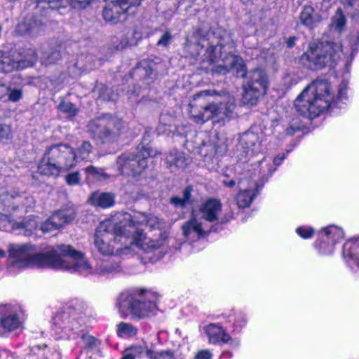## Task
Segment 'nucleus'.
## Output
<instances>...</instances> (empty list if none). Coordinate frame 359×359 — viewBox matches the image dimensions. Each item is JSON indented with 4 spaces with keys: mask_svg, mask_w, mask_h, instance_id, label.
I'll list each match as a JSON object with an SVG mask.
<instances>
[{
    "mask_svg": "<svg viewBox=\"0 0 359 359\" xmlns=\"http://www.w3.org/2000/svg\"><path fill=\"white\" fill-rule=\"evenodd\" d=\"M88 128L95 139L102 143H111L126 132L127 126L122 119L104 114L90 121Z\"/></svg>",
    "mask_w": 359,
    "mask_h": 359,
    "instance_id": "obj_13",
    "label": "nucleus"
},
{
    "mask_svg": "<svg viewBox=\"0 0 359 359\" xmlns=\"http://www.w3.org/2000/svg\"><path fill=\"white\" fill-rule=\"evenodd\" d=\"M141 0L112 1L104 7L102 16L105 21L112 24L123 22L130 14H134Z\"/></svg>",
    "mask_w": 359,
    "mask_h": 359,
    "instance_id": "obj_17",
    "label": "nucleus"
},
{
    "mask_svg": "<svg viewBox=\"0 0 359 359\" xmlns=\"http://www.w3.org/2000/svg\"><path fill=\"white\" fill-rule=\"evenodd\" d=\"M170 203L176 208H183L187 204L182 198L177 196L172 197L170 199Z\"/></svg>",
    "mask_w": 359,
    "mask_h": 359,
    "instance_id": "obj_54",
    "label": "nucleus"
},
{
    "mask_svg": "<svg viewBox=\"0 0 359 359\" xmlns=\"http://www.w3.org/2000/svg\"><path fill=\"white\" fill-rule=\"evenodd\" d=\"M85 171L88 176H92L96 180H100L101 178L105 179L108 177L102 169H97L94 166L87 167Z\"/></svg>",
    "mask_w": 359,
    "mask_h": 359,
    "instance_id": "obj_47",
    "label": "nucleus"
},
{
    "mask_svg": "<svg viewBox=\"0 0 359 359\" xmlns=\"http://www.w3.org/2000/svg\"><path fill=\"white\" fill-rule=\"evenodd\" d=\"M23 328L20 307L11 304H0V337L18 335Z\"/></svg>",
    "mask_w": 359,
    "mask_h": 359,
    "instance_id": "obj_16",
    "label": "nucleus"
},
{
    "mask_svg": "<svg viewBox=\"0 0 359 359\" xmlns=\"http://www.w3.org/2000/svg\"><path fill=\"white\" fill-rule=\"evenodd\" d=\"M60 57V53L57 50H52L49 53H42L40 59L41 63L47 66L57 62Z\"/></svg>",
    "mask_w": 359,
    "mask_h": 359,
    "instance_id": "obj_40",
    "label": "nucleus"
},
{
    "mask_svg": "<svg viewBox=\"0 0 359 359\" xmlns=\"http://www.w3.org/2000/svg\"><path fill=\"white\" fill-rule=\"evenodd\" d=\"M88 305L76 300L57 313L53 319V334L58 339H72L79 336L86 323Z\"/></svg>",
    "mask_w": 359,
    "mask_h": 359,
    "instance_id": "obj_10",
    "label": "nucleus"
},
{
    "mask_svg": "<svg viewBox=\"0 0 359 359\" xmlns=\"http://www.w3.org/2000/svg\"><path fill=\"white\" fill-rule=\"evenodd\" d=\"M235 97L226 91L215 90H201L193 96V102L189 104L190 116L198 124L218 117L224 121L234 116Z\"/></svg>",
    "mask_w": 359,
    "mask_h": 359,
    "instance_id": "obj_5",
    "label": "nucleus"
},
{
    "mask_svg": "<svg viewBox=\"0 0 359 359\" xmlns=\"http://www.w3.org/2000/svg\"><path fill=\"white\" fill-rule=\"evenodd\" d=\"M350 50H351V53H350V62H349V64H348L346 62V69H347V71H348V68L351 65V62H352L353 57H354V55L356 54L357 53V50H358V43H359V36H351V39H350Z\"/></svg>",
    "mask_w": 359,
    "mask_h": 359,
    "instance_id": "obj_46",
    "label": "nucleus"
},
{
    "mask_svg": "<svg viewBox=\"0 0 359 359\" xmlns=\"http://www.w3.org/2000/svg\"><path fill=\"white\" fill-rule=\"evenodd\" d=\"M229 170L231 172H232V169H227L223 173L224 177L226 178L222 180V184L225 187L233 188L236 185V182H238V177H245V182H246L249 180V171H243L241 164L240 163L237 164L234 168L235 172L233 177H232L231 173H229Z\"/></svg>",
    "mask_w": 359,
    "mask_h": 359,
    "instance_id": "obj_31",
    "label": "nucleus"
},
{
    "mask_svg": "<svg viewBox=\"0 0 359 359\" xmlns=\"http://www.w3.org/2000/svg\"><path fill=\"white\" fill-rule=\"evenodd\" d=\"M182 235L186 241L190 243L205 238L209 232L217 231L199 219L198 216L192 214L191 218L182 225Z\"/></svg>",
    "mask_w": 359,
    "mask_h": 359,
    "instance_id": "obj_20",
    "label": "nucleus"
},
{
    "mask_svg": "<svg viewBox=\"0 0 359 359\" xmlns=\"http://www.w3.org/2000/svg\"><path fill=\"white\" fill-rule=\"evenodd\" d=\"M48 154L57 163L60 172H66L74 168L77 163V155L74 149L66 144H58L47 148Z\"/></svg>",
    "mask_w": 359,
    "mask_h": 359,
    "instance_id": "obj_19",
    "label": "nucleus"
},
{
    "mask_svg": "<svg viewBox=\"0 0 359 359\" xmlns=\"http://www.w3.org/2000/svg\"><path fill=\"white\" fill-rule=\"evenodd\" d=\"M348 102V81L339 86L334 97L330 85L325 79H317L308 85L294 101V107L300 115L313 119L328 109H344Z\"/></svg>",
    "mask_w": 359,
    "mask_h": 359,
    "instance_id": "obj_4",
    "label": "nucleus"
},
{
    "mask_svg": "<svg viewBox=\"0 0 359 359\" xmlns=\"http://www.w3.org/2000/svg\"><path fill=\"white\" fill-rule=\"evenodd\" d=\"M83 343V349L93 353H99L102 341L95 337L89 334H83L81 337Z\"/></svg>",
    "mask_w": 359,
    "mask_h": 359,
    "instance_id": "obj_37",
    "label": "nucleus"
},
{
    "mask_svg": "<svg viewBox=\"0 0 359 359\" xmlns=\"http://www.w3.org/2000/svg\"><path fill=\"white\" fill-rule=\"evenodd\" d=\"M39 222L34 216L29 217L20 222L12 223L13 229H23L24 234L27 236H32L37 230Z\"/></svg>",
    "mask_w": 359,
    "mask_h": 359,
    "instance_id": "obj_35",
    "label": "nucleus"
},
{
    "mask_svg": "<svg viewBox=\"0 0 359 359\" xmlns=\"http://www.w3.org/2000/svg\"><path fill=\"white\" fill-rule=\"evenodd\" d=\"M117 218L119 221L123 222L126 226V229H130L133 226L137 231H141L142 233L147 238L149 242V247L152 248L151 250H139L144 254L149 255L154 254V256L149 257V259L151 262H155L156 260L161 259L163 255V248L166 244L168 241V235L166 232H162L159 231L158 237L154 238L148 236L139 226L147 225L154 229H160L164 222L160 219L158 217L154 215H147L142 212H135L131 215L128 212H118L117 213Z\"/></svg>",
    "mask_w": 359,
    "mask_h": 359,
    "instance_id": "obj_9",
    "label": "nucleus"
},
{
    "mask_svg": "<svg viewBox=\"0 0 359 359\" xmlns=\"http://www.w3.org/2000/svg\"><path fill=\"white\" fill-rule=\"evenodd\" d=\"M148 359H185L186 355L180 349L155 351L148 347Z\"/></svg>",
    "mask_w": 359,
    "mask_h": 359,
    "instance_id": "obj_32",
    "label": "nucleus"
},
{
    "mask_svg": "<svg viewBox=\"0 0 359 359\" xmlns=\"http://www.w3.org/2000/svg\"><path fill=\"white\" fill-rule=\"evenodd\" d=\"M157 131H158V134H161V133H165V130H161V126H159L157 128Z\"/></svg>",
    "mask_w": 359,
    "mask_h": 359,
    "instance_id": "obj_60",
    "label": "nucleus"
},
{
    "mask_svg": "<svg viewBox=\"0 0 359 359\" xmlns=\"http://www.w3.org/2000/svg\"><path fill=\"white\" fill-rule=\"evenodd\" d=\"M40 351L39 348H32L28 349V353L25 359H47L43 355H39Z\"/></svg>",
    "mask_w": 359,
    "mask_h": 359,
    "instance_id": "obj_49",
    "label": "nucleus"
},
{
    "mask_svg": "<svg viewBox=\"0 0 359 359\" xmlns=\"http://www.w3.org/2000/svg\"><path fill=\"white\" fill-rule=\"evenodd\" d=\"M9 90V88L4 84L0 83V98L6 95Z\"/></svg>",
    "mask_w": 359,
    "mask_h": 359,
    "instance_id": "obj_58",
    "label": "nucleus"
},
{
    "mask_svg": "<svg viewBox=\"0 0 359 359\" xmlns=\"http://www.w3.org/2000/svg\"><path fill=\"white\" fill-rule=\"evenodd\" d=\"M294 39H290L287 42V47L289 48H292L293 46H294Z\"/></svg>",
    "mask_w": 359,
    "mask_h": 359,
    "instance_id": "obj_59",
    "label": "nucleus"
},
{
    "mask_svg": "<svg viewBox=\"0 0 359 359\" xmlns=\"http://www.w3.org/2000/svg\"><path fill=\"white\" fill-rule=\"evenodd\" d=\"M166 163L172 172L184 169L189 163V159L183 152L177 150H171L165 158Z\"/></svg>",
    "mask_w": 359,
    "mask_h": 359,
    "instance_id": "obj_28",
    "label": "nucleus"
},
{
    "mask_svg": "<svg viewBox=\"0 0 359 359\" xmlns=\"http://www.w3.org/2000/svg\"><path fill=\"white\" fill-rule=\"evenodd\" d=\"M318 235L319 238H325L336 244L343 239L344 233L341 227L332 224L322 228L318 231Z\"/></svg>",
    "mask_w": 359,
    "mask_h": 359,
    "instance_id": "obj_29",
    "label": "nucleus"
},
{
    "mask_svg": "<svg viewBox=\"0 0 359 359\" xmlns=\"http://www.w3.org/2000/svg\"><path fill=\"white\" fill-rule=\"evenodd\" d=\"M58 109L60 111L66 114L68 117L74 116L77 113L76 107L70 102L62 101Z\"/></svg>",
    "mask_w": 359,
    "mask_h": 359,
    "instance_id": "obj_42",
    "label": "nucleus"
},
{
    "mask_svg": "<svg viewBox=\"0 0 359 359\" xmlns=\"http://www.w3.org/2000/svg\"><path fill=\"white\" fill-rule=\"evenodd\" d=\"M116 308L122 318L129 316L137 319L156 315L157 306L155 294L144 288H131L123 291L118 296Z\"/></svg>",
    "mask_w": 359,
    "mask_h": 359,
    "instance_id": "obj_8",
    "label": "nucleus"
},
{
    "mask_svg": "<svg viewBox=\"0 0 359 359\" xmlns=\"http://www.w3.org/2000/svg\"><path fill=\"white\" fill-rule=\"evenodd\" d=\"M61 250L64 255H67V262L70 266H76V264L81 262L80 260L83 259L86 262L87 267L88 268V271L86 273L77 270L69 271V273H76L83 276H88L91 274L109 276L117 273L121 271L120 261L116 259L119 258L118 257L109 256L110 257L108 259L102 261L95 268H93L86 255L83 252L76 250L71 245H63L61 247Z\"/></svg>",
    "mask_w": 359,
    "mask_h": 359,
    "instance_id": "obj_12",
    "label": "nucleus"
},
{
    "mask_svg": "<svg viewBox=\"0 0 359 359\" xmlns=\"http://www.w3.org/2000/svg\"><path fill=\"white\" fill-rule=\"evenodd\" d=\"M75 217L72 210H59L53 213L40 226V230L43 233L63 227L71 222Z\"/></svg>",
    "mask_w": 359,
    "mask_h": 359,
    "instance_id": "obj_23",
    "label": "nucleus"
},
{
    "mask_svg": "<svg viewBox=\"0 0 359 359\" xmlns=\"http://www.w3.org/2000/svg\"><path fill=\"white\" fill-rule=\"evenodd\" d=\"M329 27L330 32L336 33L337 35H340L346 30V18L341 8H338L334 15L332 17Z\"/></svg>",
    "mask_w": 359,
    "mask_h": 359,
    "instance_id": "obj_33",
    "label": "nucleus"
},
{
    "mask_svg": "<svg viewBox=\"0 0 359 359\" xmlns=\"http://www.w3.org/2000/svg\"><path fill=\"white\" fill-rule=\"evenodd\" d=\"M13 138V130L10 125L0 123V142L6 144Z\"/></svg>",
    "mask_w": 359,
    "mask_h": 359,
    "instance_id": "obj_41",
    "label": "nucleus"
},
{
    "mask_svg": "<svg viewBox=\"0 0 359 359\" xmlns=\"http://www.w3.org/2000/svg\"><path fill=\"white\" fill-rule=\"evenodd\" d=\"M342 255L348 265L359 269V238L348 240L344 244Z\"/></svg>",
    "mask_w": 359,
    "mask_h": 359,
    "instance_id": "obj_25",
    "label": "nucleus"
},
{
    "mask_svg": "<svg viewBox=\"0 0 359 359\" xmlns=\"http://www.w3.org/2000/svg\"><path fill=\"white\" fill-rule=\"evenodd\" d=\"M219 318L221 323L226 325L222 326L219 323H211L203 328L208 337V342L214 345L229 344L237 348L241 344V340L237 335L240 334L247 326L248 318L246 313L232 309L222 313Z\"/></svg>",
    "mask_w": 359,
    "mask_h": 359,
    "instance_id": "obj_7",
    "label": "nucleus"
},
{
    "mask_svg": "<svg viewBox=\"0 0 359 359\" xmlns=\"http://www.w3.org/2000/svg\"><path fill=\"white\" fill-rule=\"evenodd\" d=\"M228 222L227 219H222V223L224 224V223H226Z\"/></svg>",
    "mask_w": 359,
    "mask_h": 359,
    "instance_id": "obj_62",
    "label": "nucleus"
},
{
    "mask_svg": "<svg viewBox=\"0 0 359 359\" xmlns=\"http://www.w3.org/2000/svg\"><path fill=\"white\" fill-rule=\"evenodd\" d=\"M344 50L339 39H327L312 42L299 57V62L311 70H318L325 67H333L341 55Z\"/></svg>",
    "mask_w": 359,
    "mask_h": 359,
    "instance_id": "obj_11",
    "label": "nucleus"
},
{
    "mask_svg": "<svg viewBox=\"0 0 359 359\" xmlns=\"http://www.w3.org/2000/svg\"><path fill=\"white\" fill-rule=\"evenodd\" d=\"M0 200L2 201H4V196L3 195L0 196Z\"/></svg>",
    "mask_w": 359,
    "mask_h": 359,
    "instance_id": "obj_63",
    "label": "nucleus"
},
{
    "mask_svg": "<svg viewBox=\"0 0 359 359\" xmlns=\"http://www.w3.org/2000/svg\"><path fill=\"white\" fill-rule=\"evenodd\" d=\"M285 158V155L283 154H278L276 157H274V158L273 159L271 163H272L273 165L276 168V169L277 168L278 166H279L282 163V162L283 161Z\"/></svg>",
    "mask_w": 359,
    "mask_h": 359,
    "instance_id": "obj_55",
    "label": "nucleus"
},
{
    "mask_svg": "<svg viewBox=\"0 0 359 359\" xmlns=\"http://www.w3.org/2000/svg\"><path fill=\"white\" fill-rule=\"evenodd\" d=\"M36 58L37 53L31 47L22 51L0 50V72L8 74L24 69L32 66Z\"/></svg>",
    "mask_w": 359,
    "mask_h": 359,
    "instance_id": "obj_15",
    "label": "nucleus"
},
{
    "mask_svg": "<svg viewBox=\"0 0 359 359\" xmlns=\"http://www.w3.org/2000/svg\"><path fill=\"white\" fill-rule=\"evenodd\" d=\"M22 93L20 89L11 90L8 98L12 102H17L21 99Z\"/></svg>",
    "mask_w": 359,
    "mask_h": 359,
    "instance_id": "obj_52",
    "label": "nucleus"
},
{
    "mask_svg": "<svg viewBox=\"0 0 359 359\" xmlns=\"http://www.w3.org/2000/svg\"><path fill=\"white\" fill-rule=\"evenodd\" d=\"M81 177L79 172H73L67 174L65 177L66 183L70 186H74L80 182Z\"/></svg>",
    "mask_w": 359,
    "mask_h": 359,
    "instance_id": "obj_48",
    "label": "nucleus"
},
{
    "mask_svg": "<svg viewBox=\"0 0 359 359\" xmlns=\"http://www.w3.org/2000/svg\"><path fill=\"white\" fill-rule=\"evenodd\" d=\"M34 4V13L32 15L26 16L22 20L20 21L15 28V32L20 35L28 34L34 36L39 34L43 29L45 22L41 19L37 18V15L40 14L42 16L44 12V15L48 13H53L50 8L43 9L36 6V2L32 0Z\"/></svg>",
    "mask_w": 359,
    "mask_h": 359,
    "instance_id": "obj_18",
    "label": "nucleus"
},
{
    "mask_svg": "<svg viewBox=\"0 0 359 359\" xmlns=\"http://www.w3.org/2000/svg\"><path fill=\"white\" fill-rule=\"evenodd\" d=\"M67 67L69 69V73L72 76H77L80 75L83 71L91 69V67L82 65L79 62V60L73 64L69 63Z\"/></svg>",
    "mask_w": 359,
    "mask_h": 359,
    "instance_id": "obj_43",
    "label": "nucleus"
},
{
    "mask_svg": "<svg viewBox=\"0 0 359 359\" xmlns=\"http://www.w3.org/2000/svg\"><path fill=\"white\" fill-rule=\"evenodd\" d=\"M148 346L146 343L130 346L125 349L121 359H136L137 358L147 357Z\"/></svg>",
    "mask_w": 359,
    "mask_h": 359,
    "instance_id": "obj_34",
    "label": "nucleus"
},
{
    "mask_svg": "<svg viewBox=\"0 0 359 359\" xmlns=\"http://www.w3.org/2000/svg\"><path fill=\"white\" fill-rule=\"evenodd\" d=\"M299 18L300 23L309 29H313L322 20L320 14L315 12L311 4L303 6Z\"/></svg>",
    "mask_w": 359,
    "mask_h": 359,
    "instance_id": "obj_27",
    "label": "nucleus"
},
{
    "mask_svg": "<svg viewBox=\"0 0 359 359\" xmlns=\"http://www.w3.org/2000/svg\"><path fill=\"white\" fill-rule=\"evenodd\" d=\"M260 129L253 126L250 130L243 133L239 138V144L243 149L245 156L248 158V161H251V165L254 167V173H251L250 170L249 180H261L266 182L272 175L276 170V168L271 163L272 159L269 157H263L261 160L253 161V158L257 157L266 149V131H260Z\"/></svg>",
    "mask_w": 359,
    "mask_h": 359,
    "instance_id": "obj_6",
    "label": "nucleus"
},
{
    "mask_svg": "<svg viewBox=\"0 0 359 359\" xmlns=\"http://www.w3.org/2000/svg\"><path fill=\"white\" fill-rule=\"evenodd\" d=\"M48 247L43 252H39L36 245L32 243H13L8 249V264L11 270H21L29 268H50L65 271L77 270L86 273L88 271L86 262L81 259L76 266L68 265L67 255H64L61 247Z\"/></svg>",
    "mask_w": 359,
    "mask_h": 359,
    "instance_id": "obj_3",
    "label": "nucleus"
},
{
    "mask_svg": "<svg viewBox=\"0 0 359 359\" xmlns=\"http://www.w3.org/2000/svg\"><path fill=\"white\" fill-rule=\"evenodd\" d=\"M36 6L43 9L50 8L55 13L64 15L69 9V4L76 9L86 8L92 2V0H34Z\"/></svg>",
    "mask_w": 359,
    "mask_h": 359,
    "instance_id": "obj_22",
    "label": "nucleus"
},
{
    "mask_svg": "<svg viewBox=\"0 0 359 359\" xmlns=\"http://www.w3.org/2000/svg\"><path fill=\"white\" fill-rule=\"evenodd\" d=\"M89 203L102 208L112 207L115 203V196L110 193L95 192L88 199Z\"/></svg>",
    "mask_w": 359,
    "mask_h": 359,
    "instance_id": "obj_30",
    "label": "nucleus"
},
{
    "mask_svg": "<svg viewBox=\"0 0 359 359\" xmlns=\"http://www.w3.org/2000/svg\"><path fill=\"white\" fill-rule=\"evenodd\" d=\"M6 256V252L4 250L0 249V257H4Z\"/></svg>",
    "mask_w": 359,
    "mask_h": 359,
    "instance_id": "obj_61",
    "label": "nucleus"
},
{
    "mask_svg": "<svg viewBox=\"0 0 359 359\" xmlns=\"http://www.w3.org/2000/svg\"><path fill=\"white\" fill-rule=\"evenodd\" d=\"M172 35L170 31H166L157 41V45L159 46L166 47L170 43Z\"/></svg>",
    "mask_w": 359,
    "mask_h": 359,
    "instance_id": "obj_50",
    "label": "nucleus"
},
{
    "mask_svg": "<svg viewBox=\"0 0 359 359\" xmlns=\"http://www.w3.org/2000/svg\"><path fill=\"white\" fill-rule=\"evenodd\" d=\"M126 229L119 221L117 214L100 223L95 233L94 244L97 250L104 256H116L121 259L130 257L139 250H151L149 242L141 231Z\"/></svg>",
    "mask_w": 359,
    "mask_h": 359,
    "instance_id": "obj_2",
    "label": "nucleus"
},
{
    "mask_svg": "<svg viewBox=\"0 0 359 359\" xmlns=\"http://www.w3.org/2000/svg\"><path fill=\"white\" fill-rule=\"evenodd\" d=\"M92 150V146L89 142L83 141L81 145L78 148V154L79 158L83 161H88L89 158L90 153Z\"/></svg>",
    "mask_w": 359,
    "mask_h": 359,
    "instance_id": "obj_44",
    "label": "nucleus"
},
{
    "mask_svg": "<svg viewBox=\"0 0 359 359\" xmlns=\"http://www.w3.org/2000/svg\"><path fill=\"white\" fill-rule=\"evenodd\" d=\"M212 353L209 350L199 351L195 356V359H212Z\"/></svg>",
    "mask_w": 359,
    "mask_h": 359,
    "instance_id": "obj_53",
    "label": "nucleus"
},
{
    "mask_svg": "<svg viewBox=\"0 0 359 359\" xmlns=\"http://www.w3.org/2000/svg\"><path fill=\"white\" fill-rule=\"evenodd\" d=\"M235 47L233 41L226 44L219 43L217 46L211 45L206 49L202 63H207V69L214 74H226L232 71L237 77L246 76V81L243 86L242 102L244 104L252 106L266 92L269 85L267 75L260 69L246 74L243 60L240 56L233 54Z\"/></svg>",
    "mask_w": 359,
    "mask_h": 359,
    "instance_id": "obj_1",
    "label": "nucleus"
},
{
    "mask_svg": "<svg viewBox=\"0 0 359 359\" xmlns=\"http://www.w3.org/2000/svg\"><path fill=\"white\" fill-rule=\"evenodd\" d=\"M240 191L236 196L237 205L241 208L248 207L259 192V184L256 180H248L245 182V177H238Z\"/></svg>",
    "mask_w": 359,
    "mask_h": 359,
    "instance_id": "obj_21",
    "label": "nucleus"
},
{
    "mask_svg": "<svg viewBox=\"0 0 359 359\" xmlns=\"http://www.w3.org/2000/svg\"><path fill=\"white\" fill-rule=\"evenodd\" d=\"M296 233L303 239H309L312 238L315 234V230L309 226H300L296 230Z\"/></svg>",
    "mask_w": 359,
    "mask_h": 359,
    "instance_id": "obj_45",
    "label": "nucleus"
},
{
    "mask_svg": "<svg viewBox=\"0 0 359 359\" xmlns=\"http://www.w3.org/2000/svg\"><path fill=\"white\" fill-rule=\"evenodd\" d=\"M208 40L205 39V37H203L200 39L197 42V46H200L201 48H204L205 46L208 45Z\"/></svg>",
    "mask_w": 359,
    "mask_h": 359,
    "instance_id": "obj_57",
    "label": "nucleus"
},
{
    "mask_svg": "<svg viewBox=\"0 0 359 359\" xmlns=\"http://www.w3.org/2000/svg\"><path fill=\"white\" fill-rule=\"evenodd\" d=\"M53 158H51L50 154H48L46 149L38 164L37 170L42 175L57 177L61 172Z\"/></svg>",
    "mask_w": 359,
    "mask_h": 359,
    "instance_id": "obj_26",
    "label": "nucleus"
},
{
    "mask_svg": "<svg viewBox=\"0 0 359 359\" xmlns=\"http://www.w3.org/2000/svg\"><path fill=\"white\" fill-rule=\"evenodd\" d=\"M0 359H19V358L8 349L0 348Z\"/></svg>",
    "mask_w": 359,
    "mask_h": 359,
    "instance_id": "obj_51",
    "label": "nucleus"
},
{
    "mask_svg": "<svg viewBox=\"0 0 359 359\" xmlns=\"http://www.w3.org/2000/svg\"><path fill=\"white\" fill-rule=\"evenodd\" d=\"M353 0H351V1H350V3H349V4H350V5H351V6H353Z\"/></svg>",
    "mask_w": 359,
    "mask_h": 359,
    "instance_id": "obj_64",
    "label": "nucleus"
},
{
    "mask_svg": "<svg viewBox=\"0 0 359 359\" xmlns=\"http://www.w3.org/2000/svg\"><path fill=\"white\" fill-rule=\"evenodd\" d=\"M221 212L222 203L220 201L209 198L201 204L198 214L195 215L198 216L203 222L209 224L219 220Z\"/></svg>",
    "mask_w": 359,
    "mask_h": 359,
    "instance_id": "obj_24",
    "label": "nucleus"
},
{
    "mask_svg": "<svg viewBox=\"0 0 359 359\" xmlns=\"http://www.w3.org/2000/svg\"><path fill=\"white\" fill-rule=\"evenodd\" d=\"M335 245L334 243L330 242L325 238H319L317 234V240L314 243V247L318 254L321 255H330L334 251Z\"/></svg>",
    "mask_w": 359,
    "mask_h": 359,
    "instance_id": "obj_38",
    "label": "nucleus"
},
{
    "mask_svg": "<svg viewBox=\"0 0 359 359\" xmlns=\"http://www.w3.org/2000/svg\"><path fill=\"white\" fill-rule=\"evenodd\" d=\"M283 128L286 135L292 136L301 128V123L299 118L295 117L291 121L285 123Z\"/></svg>",
    "mask_w": 359,
    "mask_h": 359,
    "instance_id": "obj_39",
    "label": "nucleus"
},
{
    "mask_svg": "<svg viewBox=\"0 0 359 359\" xmlns=\"http://www.w3.org/2000/svg\"><path fill=\"white\" fill-rule=\"evenodd\" d=\"M138 328L130 323L121 322L116 325V334L118 337L127 339L135 337Z\"/></svg>",
    "mask_w": 359,
    "mask_h": 359,
    "instance_id": "obj_36",
    "label": "nucleus"
},
{
    "mask_svg": "<svg viewBox=\"0 0 359 359\" xmlns=\"http://www.w3.org/2000/svg\"><path fill=\"white\" fill-rule=\"evenodd\" d=\"M161 154L150 146H142L140 154L125 153L117 159V167L123 175L135 176L140 174L147 166V158Z\"/></svg>",
    "mask_w": 359,
    "mask_h": 359,
    "instance_id": "obj_14",
    "label": "nucleus"
},
{
    "mask_svg": "<svg viewBox=\"0 0 359 359\" xmlns=\"http://www.w3.org/2000/svg\"><path fill=\"white\" fill-rule=\"evenodd\" d=\"M191 189L190 187H187L183 191V200H184L185 203H187L191 197Z\"/></svg>",
    "mask_w": 359,
    "mask_h": 359,
    "instance_id": "obj_56",
    "label": "nucleus"
}]
</instances>
